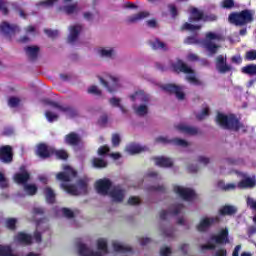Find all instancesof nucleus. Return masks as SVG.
<instances>
[{
  "mask_svg": "<svg viewBox=\"0 0 256 256\" xmlns=\"http://www.w3.org/2000/svg\"><path fill=\"white\" fill-rule=\"evenodd\" d=\"M228 21L235 27H247L255 21V11L251 9H244L239 12H232L228 16Z\"/></svg>",
  "mask_w": 256,
  "mask_h": 256,
  "instance_id": "1",
  "label": "nucleus"
},
{
  "mask_svg": "<svg viewBox=\"0 0 256 256\" xmlns=\"http://www.w3.org/2000/svg\"><path fill=\"white\" fill-rule=\"evenodd\" d=\"M204 12L199 10L198 8L192 7L190 10V17L188 18L189 22L184 23L180 31H201V25H194L191 23H199V21H203Z\"/></svg>",
  "mask_w": 256,
  "mask_h": 256,
  "instance_id": "2",
  "label": "nucleus"
},
{
  "mask_svg": "<svg viewBox=\"0 0 256 256\" xmlns=\"http://www.w3.org/2000/svg\"><path fill=\"white\" fill-rule=\"evenodd\" d=\"M225 129L228 131H233L234 133H248L249 127L244 125L241 122V119L235 114H226L225 115Z\"/></svg>",
  "mask_w": 256,
  "mask_h": 256,
  "instance_id": "3",
  "label": "nucleus"
},
{
  "mask_svg": "<svg viewBox=\"0 0 256 256\" xmlns=\"http://www.w3.org/2000/svg\"><path fill=\"white\" fill-rule=\"evenodd\" d=\"M225 243V228H222L220 234L212 235L207 244L201 246V251H213L217 249L218 245Z\"/></svg>",
  "mask_w": 256,
  "mask_h": 256,
  "instance_id": "4",
  "label": "nucleus"
},
{
  "mask_svg": "<svg viewBox=\"0 0 256 256\" xmlns=\"http://www.w3.org/2000/svg\"><path fill=\"white\" fill-rule=\"evenodd\" d=\"M221 37L213 32L206 33V38L202 42L204 49L209 52V55H215L219 49V45L213 43V41H219Z\"/></svg>",
  "mask_w": 256,
  "mask_h": 256,
  "instance_id": "5",
  "label": "nucleus"
},
{
  "mask_svg": "<svg viewBox=\"0 0 256 256\" xmlns=\"http://www.w3.org/2000/svg\"><path fill=\"white\" fill-rule=\"evenodd\" d=\"M19 31H21V29L16 24H9L5 21L0 24V33L9 41H11L12 37H15Z\"/></svg>",
  "mask_w": 256,
  "mask_h": 256,
  "instance_id": "6",
  "label": "nucleus"
},
{
  "mask_svg": "<svg viewBox=\"0 0 256 256\" xmlns=\"http://www.w3.org/2000/svg\"><path fill=\"white\" fill-rule=\"evenodd\" d=\"M173 191L176 195H179L183 201H193V199H195V190L191 188H184L182 186L175 185L173 187Z\"/></svg>",
  "mask_w": 256,
  "mask_h": 256,
  "instance_id": "7",
  "label": "nucleus"
},
{
  "mask_svg": "<svg viewBox=\"0 0 256 256\" xmlns=\"http://www.w3.org/2000/svg\"><path fill=\"white\" fill-rule=\"evenodd\" d=\"M155 143H162V145H176L177 147H189V142L181 138L169 139L164 136H159L155 139Z\"/></svg>",
  "mask_w": 256,
  "mask_h": 256,
  "instance_id": "8",
  "label": "nucleus"
},
{
  "mask_svg": "<svg viewBox=\"0 0 256 256\" xmlns=\"http://www.w3.org/2000/svg\"><path fill=\"white\" fill-rule=\"evenodd\" d=\"M172 70L174 73H185L186 75H193L195 71L192 70L183 60L178 59L176 62L171 64Z\"/></svg>",
  "mask_w": 256,
  "mask_h": 256,
  "instance_id": "9",
  "label": "nucleus"
},
{
  "mask_svg": "<svg viewBox=\"0 0 256 256\" xmlns=\"http://www.w3.org/2000/svg\"><path fill=\"white\" fill-rule=\"evenodd\" d=\"M163 91L170 95H175L180 101L185 99V93H183V87L176 84H166L162 86Z\"/></svg>",
  "mask_w": 256,
  "mask_h": 256,
  "instance_id": "10",
  "label": "nucleus"
},
{
  "mask_svg": "<svg viewBox=\"0 0 256 256\" xmlns=\"http://www.w3.org/2000/svg\"><path fill=\"white\" fill-rule=\"evenodd\" d=\"M64 171L56 175V179L62 183H70L71 177H77V172L71 166H65Z\"/></svg>",
  "mask_w": 256,
  "mask_h": 256,
  "instance_id": "11",
  "label": "nucleus"
},
{
  "mask_svg": "<svg viewBox=\"0 0 256 256\" xmlns=\"http://www.w3.org/2000/svg\"><path fill=\"white\" fill-rule=\"evenodd\" d=\"M0 161L1 163H13V147L9 145L0 147Z\"/></svg>",
  "mask_w": 256,
  "mask_h": 256,
  "instance_id": "12",
  "label": "nucleus"
},
{
  "mask_svg": "<svg viewBox=\"0 0 256 256\" xmlns=\"http://www.w3.org/2000/svg\"><path fill=\"white\" fill-rule=\"evenodd\" d=\"M99 79H100V83L106 89H108L109 93H115V91H117V89H119V78L113 77V76H109V81L110 82L106 81L102 77H100Z\"/></svg>",
  "mask_w": 256,
  "mask_h": 256,
  "instance_id": "13",
  "label": "nucleus"
},
{
  "mask_svg": "<svg viewBox=\"0 0 256 256\" xmlns=\"http://www.w3.org/2000/svg\"><path fill=\"white\" fill-rule=\"evenodd\" d=\"M130 101L135 103V101L138 99V101H141V103L149 104L151 102V95L145 92V90H137L133 94L129 96Z\"/></svg>",
  "mask_w": 256,
  "mask_h": 256,
  "instance_id": "14",
  "label": "nucleus"
},
{
  "mask_svg": "<svg viewBox=\"0 0 256 256\" xmlns=\"http://www.w3.org/2000/svg\"><path fill=\"white\" fill-rule=\"evenodd\" d=\"M36 155L40 159H49V157H53V148L47 146L45 143H40L37 146Z\"/></svg>",
  "mask_w": 256,
  "mask_h": 256,
  "instance_id": "15",
  "label": "nucleus"
},
{
  "mask_svg": "<svg viewBox=\"0 0 256 256\" xmlns=\"http://www.w3.org/2000/svg\"><path fill=\"white\" fill-rule=\"evenodd\" d=\"M220 221H221V219L219 218V216L212 217V218L206 217L200 221V223L197 226V230L200 232L207 231V229H209V227H211V225H215V224L219 223Z\"/></svg>",
  "mask_w": 256,
  "mask_h": 256,
  "instance_id": "16",
  "label": "nucleus"
},
{
  "mask_svg": "<svg viewBox=\"0 0 256 256\" xmlns=\"http://www.w3.org/2000/svg\"><path fill=\"white\" fill-rule=\"evenodd\" d=\"M24 51L27 59L31 61V63H35V61L39 59V53L41 51V48H39V46H26L24 48Z\"/></svg>",
  "mask_w": 256,
  "mask_h": 256,
  "instance_id": "17",
  "label": "nucleus"
},
{
  "mask_svg": "<svg viewBox=\"0 0 256 256\" xmlns=\"http://www.w3.org/2000/svg\"><path fill=\"white\" fill-rule=\"evenodd\" d=\"M14 241L16 243H19V245H33V236L25 232H18L17 235L14 237Z\"/></svg>",
  "mask_w": 256,
  "mask_h": 256,
  "instance_id": "18",
  "label": "nucleus"
},
{
  "mask_svg": "<svg viewBox=\"0 0 256 256\" xmlns=\"http://www.w3.org/2000/svg\"><path fill=\"white\" fill-rule=\"evenodd\" d=\"M111 180L109 179H100L96 182L97 192L101 195H107L109 193V189H111Z\"/></svg>",
  "mask_w": 256,
  "mask_h": 256,
  "instance_id": "19",
  "label": "nucleus"
},
{
  "mask_svg": "<svg viewBox=\"0 0 256 256\" xmlns=\"http://www.w3.org/2000/svg\"><path fill=\"white\" fill-rule=\"evenodd\" d=\"M256 186L255 176H244L241 181L238 182V189H253Z\"/></svg>",
  "mask_w": 256,
  "mask_h": 256,
  "instance_id": "20",
  "label": "nucleus"
},
{
  "mask_svg": "<svg viewBox=\"0 0 256 256\" xmlns=\"http://www.w3.org/2000/svg\"><path fill=\"white\" fill-rule=\"evenodd\" d=\"M29 179H31V174H29L27 171L18 172L14 175L15 183L18 185H23L24 187L27 185V183H29Z\"/></svg>",
  "mask_w": 256,
  "mask_h": 256,
  "instance_id": "21",
  "label": "nucleus"
},
{
  "mask_svg": "<svg viewBox=\"0 0 256 256\" xmlns=\"http://www.w3.org/2000/svg\"><path fill=\"white\" fill-rule=\"evenodd\" d=\"M66 145H71L72 147H77L81 143V136L75 132H70L65 136Z\"/></svg>",
  "mask_w": 256,
  "mask_h": 256,
  "instance_id": "22",
  "label": "nucleus"
},
{
  "mask_svg": "<svg viewBox=\"0 0 256 256\" xmlns=\"http://www.w3.org/2000/svg\"><path fill=\"white\" fill-rule=\"evenodd\" d=\"M78 253L80 256H103L101 252L90 250L85 244H80L78 246Z\"/></svg>",
  "mask_w": 256,
  "mask_h": 256,
  "instance_id": "23",
  "label": "nucleus"
},
{
  "mask_svg": "<svg viewBox=\"0 0 256 256\" xmlns=\"http://www.w3.org/2000/svg\"><path fill=\"white\" fill-rule=\"evenodd\" d=\"M83 28L81 25H74L70 27V34L68 36V43H75L79 37V33Z\"/></svg>",
  "mask_w": 256,
  "mask_h": 256,
  "instance_id": "24",
  "label": "nucleus"
},
{
  "mask_svg": "<svg viewBox=\"0 0 256 256\" xmlns=\"http://www.w3.org/2000/svg\"><path fill=\"white\" fill-rule=\"evenodd\" d=\"M149 15H150L149 12L142 11V12H139L138 14L129 16L126 21L127 23H137L138 21H143V19H147Z\"/></svg>",
  "mask_w": 256,
  "mask_h": 256,
  "instance_id": "25",
  "label": "nucleus"
},
{
  "mask_svg": "<svg viewBox=\"0 0 256 256\" xmlns=\"http://www.w3.org/2000/svg\"><path fill=\"white\" fill-rule=\"evenodd\" d=\"M110 196L116 203H121L125 199V192L119 188H114L110 191Z\"/></svg>",
  "mask_w": 256,
  "mask_h": 256,
  "instance_id": "26",
  "label": "nucleus"
},
{
  "mask_svg": "<svg viewBox=\"0 0 256 256\" xmlns=\"http://www.w3.org/2000/svg\"><path fill=\"white\" fill-rule=\"evenodd\" d=\"M150 46L154 51H169V48L167 47V44L163 41H161L159 38L154 39V41L150 42Z\"/></svg>",
  "mask_w": 256,
  "mask_h": 256,
  "instance_id": "27",
  "label": "nucleus"
},
{
  "mask_svg": "<svg viewBox=\"0 0 256 256\" xmlns=\"http://www.w3.org/2000/svg\"><path fill=\"white\" fill-rule=\"evenodd\" d=\"M43 193L45 195L46 203H48L49 205L55 204L56 195H55V191H53L51 187L44 188Z\"/></svg>",
  "mask_w": 256,
  "mask_h": 256,
  "instance_id": "28",
  "label": "nucleus"
},
{
  "mask_svg": "<svg viewBox=\"0 0 256 256\" xmlns=\"http://www.w3.org/2000/svg\"><path fill=\"white\" fill-rule=\"evenodd\" d=\"M154 161L158 167H171L173 165L171 158L155 157Z\"/></svg>",
  "mask_w": 256,
  "mask_h": 256,
  "instance_id": "29",
  "label": "nucleus"
},
{
  "mask_svg": "<svg viewBox=\"0 0 256 256\" xmlns=\"http://www.w3.org/2000/svg\"><path fill=\"white\" fill-rule=\"evenodd\" d=\"M127 151L130 153V155H137V153H143V151H147V147H143L139 144H130L127 147Z\"/></svg>",
  "mask_w": 256,
  "mask_h": 256,
  "instance_id": "30",
  "label": "nucleus"
},
{
  "mask_svg": "<svg viewBox=\"0 0 256 256\" xmlns=\"http://www.w3.org/2000/svg\"><path fill=\"white\" fill-rule=\"evenodd\" d=\"M60 187L69 195H80L79 189L73 184L62 183Z\"/></svg>",
  "mask_w": 256,
  "mask_h": 256,
  "instance_id": "31",
  "label": "nucleus"
},
{
  "mask_svg": "<svg viewBox=\"0 0 256 256\" xmlns=\"http://www.w3.org/2000/svg\"><path fill=\"white\" fill-rule=\"evenodd\" d=\"M77 186L83 195H87L89 187V178H82L77 181Z\"/></svg>",
  "mask_w": 256,
  "mask_h": 256,
  "instance_id": "32",
  "label": "nucleus"
},
{
  "mask_svg": "<svg viewBox=\"0 0 256 256\" xmlns=\"http://www.w3.org/2000/svg\"><path fill=\"white\" fill-rule=\"evenodd\" d=\"M178 130L182 131V133H187L188 135H197V133H199L198 128L185 125H179Z\"/></svg>",
  "mask_w": 256,
  "mask_h": 256,
  "instance_id": "33",
  "label": "nucleus"
},
{
  "mask_svg": "<svg viewBox=\"0 0 256 256\" xmlns=\"http://www.w3.org/2000/svg\"><path fill=\"white\" fill-rule=\"evenodd\" d=\"M148 104H141L139 106L134 107V111L136 115H139V117H145L147 113H149V106Z\"/></svg>",
  "mask_w": 256,
  "mask_h": 256,
  "instance_id": "34",
  "label": "nucleus"
},
{
  "mask_svg": "<svg viewBox=\"0 0 256 256\" xmlns=\"http://www.w3.org/2000/svg\"><path fill=\"white\" fill-rule=\"evenodd\" d=\"M112 247L116 253H129V252L133 251V249L131 247L121 245L117 242H113Z\"/></svg>",
  "mask_w": 256,
  "mask_h": 256,
  "instance_id": "35",
  "label": "nucleus"
},
{
  "mask_svg": "<svg viewBox=\"0 0 256 256\" xmlns=\"http://www.w3.org/2000/svg\"><path fill=\"white\" fill-rule=\"evenodd\" d=\"M242 73L244 75H249L250 77H253L256 75V64H248L241 69Z\"/></svg>",
  "mask_w": 256,
  "mask_h": 256,
  "instance_id": "36",
  "label": "nucleus"
},
{
  "mask_svg": "<svg viewBox=\"0 0 256 256\" xmlns=\"http://www.w3.org/2000/svg\"><path fill=\"white\" fill-rule=\"evenodd\" d=\"M55 155L56 159H60L62 161H67L69 159V154L65 150H56L52 149V156Z\"/></svg>",
  "mask_w": 256,
  "mask_h": 256,
  "instance_id": "37",
  "label": "nucleus"
},
{
  "mask_svg": "<svg viewBox=\"0 0 256 256\" xmlns=\"http://www.w3.org/2000/svg\"><path fill=\"white\" fill-rule=\"evenodd\" d=\"M107 165V161L102 158L95 157L92 159V167H94L95 169H105Z\"/></svg>",
  "mask_w": 256,
  "mask_h": 256,
  "instance_id": "38",
  "label": "nucleus"
},
{
  "mask_svg": "<svg viewBox=\"0 0 256 256\" xmlns=\"http://www.w3.org/2000/svg\"><path fill=\"white\" fill-rule=\"evenodd\" d=\"M62 113H65L67 117H70L71 119L79 115V111H77L73 106H64Z\"/></svg>",
  "mask_w": 256,
  "mask_h": 256,
  "instance_id": "39",
  "label": "nucleus"
},
{
  "mask_svg": "<svg viewBox=\"0 0 256 256\" xmlns=\"http://www.w3.org/2000/svg\"><path fill=\"white\" fill-rule=\"evenodd\" d=\"M216 69L219 73H225V58L223 55H219L216 58Z\"/></svg>",
  "mask_w": 256,
  "mask_h": 256,
  "instance_id": "40",
  "label": "nucleus"
},
{
  "mask_svg": "<svg viewBox=\"0 0 256 256\" xmlns=\"http://www.w3.org/2000/svg\"><path fill=\"white\" fill-rule=\"evenodd\" d=\"M239 212V208L235 205H225V215L228 217H235V214Z\"/></svg>",
  "mask_w": 256,
  "mask_h": 256,
  "instance_id": "41",
  "label": "nucleus"
},
{
  "mask_svg": "<svg viewBox=\"0 0 256 256\" xmlns=\"http://www.w3.org/2000/svg\"><path fill=\"white\" fill-rule=\"evenodd\" d=\"M109 103L112 105V107H119L122 113H127V110L123 107V105H121V98L112 97L109 99Z\"/></svg>",
  "mask_w": 256,
  "mask_h": 256,
  "instance_id": "42",
  "label": "nucleus"
},
{
  "mask_svg": "<svg viewBox=\"0 0 256 256\" xmlns=\"http://www.w3.org/2000/svg\"><path fill=\"white\" fill-rule=\"evenodd\" d=\"M24 191L28 195L33 196V195H37L38 188L35 184H25Z\"/></svg>",
  "mask_w": 256,
  "mask_h": 256,
  "instance_id": "43",
  "label": "nucleus"
},
{
  "mask_svg": "<svg viewBox=\"0 0 256 256\" xmlns=\"http://www.w3.org/2000/svg\"><path fill=\"white\" fill-rule=\"evenodd\" d=\"M97 248L99 251H103V253H109V249L107 248V240L103 238L98 239Z\"/></svg>",
  "mask_w": 256,
  "mask_h": 256,
  "instance_id": "44",
  "label": "nucleus"
},
{
  "mask_svg": "<svg viewBox=\"0 0 256 256\" xmlns=\"http://www.w3.org/2000/svg\"><path fill=\"white\" fill-rule=\"evenodd\" d=\"M45 117H46L48 123H54V121H58V119H59V115L53 113L51 110H47L45 112Z\"/></svg>",
  "mask_w": 256,
  "mask_h": 256,
  "instance_id": "45",
  "label": "nucleus"
},
{
  "mask_svg": "<svg viewBox=\"0 0 256 256\" xmlns=\"http://www.w3.org/2000/svg\"><path fill=\"white\" fill-rule=\"evenodd\" d=\"M6 227L10 231H15V229H17V219H15V218H8L6 220Z\"/></svg>",
  "mask_w": 256,
  "mask_h": 256,
  "instance_id": "46",
  "label": "nucleus"
},
{
  "mask_svg": "<svg viewBox=\"0 0 256 256\" xmlns=\"http://www.w3.org/2000/svg\"><path fill=\"white\" fill-rule=\"evenodd\" d=\"M203 23H211L213 21H217V15L215 14H203V18H202Z\"/></svg>",
  "mask_w": 256,
  "mask_h": 256,
  "instance_id": "47",
  "label": "nucleus"
},
{
  "mask_svg": "<svg viewBox=\"0 0 256 256\" xmlns=\"http://www.w3.org/2000/svg\"><path fill=\"white\" fill-rule=\"evenodd\" d=\"M20 103H21V99L15 96L10 97L8 100V105L9 107H12V108L19 107Z\"/></svg>",
  "mask_w": 256,
  "mask_h": 256,
  "instance_id": "48",
  "label": "nucleus"
},
{
  "mask_svg": "<svg viewBox=\"0 0 256 256\" xmlns=\"http://www.w3.org/2000/svg\"><path fill=\"white\" fill-rule=\"evenodd\" d=\"M9 187V180L6 179L5 174L0 172V189H7Z\"/></svg>",
  "mask_w": 256,
  "mask_h": 256,
  "instance_id": "49",
  "label": "nucleus"
},
{
  "mask_svg": "<svg viewBox=\"0 0 256 256\" xmlns=\"http://www.w3.org/2000/svg\"><path fill=\"white\" fill-rule=\"evenodd\" d=\"M245 61H255L256 60V50H250L245 53Z\"/></svg>",
  "mask_w": 256,
  "mask_h": 256,
  "instance_id": "50",
  "label": "nucleus"
},
{
  "mask_svg": "<svg viewBox=\"0 0 256 256\" xmlns=\"http://www.w3.org/2000/svg\"><path fill=\"white\" fill-rule=\"evenodd\" d=\"M44 33H45L50 39H56V37H59V31H58V30L44 29Z\"/></svg>",
  "mask_w": 256,
  "mask_h": 256,
  "instance_id": "51",
  "label": "nucleus"
},
{
  "mask_svg": "<svg viewBox=\"0 0 256 256\" xmlns=\"http://www.w3.org/2000/svg\"><path fill=\"white\" fill-rule=\"evenodd\" d=\"M216 123L220 125L223 129H225V114L218 113L216 117Z\"/></svg>",
  "mask_w": 256,
  "mask_h": 256,
  "instance_id": "52",
  "label": "nucleus"
},
{
  "mask_svg": "<svg viewBox=\"0 0 256 256\" xmlns=\"http://www.w3.org/2000/svg\"><path fill=\"white\" fill-rule=\"evenodd\" d=\"M0 11L3 15H9V8L7 7V1L0 0Z\"/></svg>",
  "mask_w": 256,
  "mask_h": 256,
  "instance_id": "53",
  "label": "nucleus"
},
{
  "mask_svg": "<svg viewBox=\"0 0 256 256\" xmlns=\"http://www.w3.org/2000/svg\"><path fill=\"white\" fill-rule=\"evenodd\" d=\"M184 43H186V45H197L199 43V39H197V36H188Z\"/></svg>",
  "mask_w": 256,
  "mask_h": 256,
  "instance_id": "54",
  "label": "nucleus"
},
{
  "mask_svg": "<svg viewBox=\"0 0 256 256\" xmlns=\"http://www.w3.org/2000/svg\"><path fill=\"white\" fill-rule=\"evenodd\" d=\"M64 11L65 13H67V15H73V13L77 11V4H71V5L65 6Z\"/></svg>",
  "mask_w": 256,
  "mask_h": 256,
  "instance_id": "55",
  "label": "nucleus"
},
{
  "mask_svg": "<svg viewBox=\"0 0 256 256\" xmlns=\"http://www.w3.org/2000/svg\"><path fill=\"white\" fill-rule=\"evenodd\" d=\"M62 213L67 219H73L75 217V213L69 208H62Z\"/></svg>",
  "mask_w": 256,
  "mask_h": 256,
  "instance_id": "56",
  "label": "nucleus"
},
{
  "mask_svg": "<svg viewBox=\"0 0 256 256\" xmlns=\"http://www.w3.org/2000/svg\"><path fill=\"white\" fill-rule=\"evenodd\" d=\"M208 115H209V108L206 107L202 110L200 114L196 115V119L198 121H203V119H205V117H208Z\"/></svg>",
  "mask_w": 256,
  "mask_h": 256,
  "instance_id": "57",
  "label": "nucleus"
},
{
  "mask_svg": "<svg viewBox=\"0 0 256 256\" xmlns=\"http://www.w3.org/2000/svg\"><path fill=\"white\" fill-rule=\"evenodd\" d=\"M184 207H185V205H183V204L174 205L173 210L171 211L172 215H179V213H181V211H183Z\"/></svg>",
  "mask_w": 256,
  "mask_h": 256,
  "instance_id": "58",
  "label": "nucleus"
},
{
  "mask_svg": "<svg viewBox=\"0 0 256 256\" xmlns=\"http://www.w3.org/2000/svg\"><path fill=\"white\" fill-rule=\"evenodd\" d=\"M112 145L114 147H119V145H121V136H119V134L112 135Z\"/></svg>",
  "mask_w": 256,
  "mask_h": 256,
  "instance_id": "59",
  "label": "nucleus"
},
{
  "mask_svg": "<svg viewBox=\"0 0 256 256\" xmlns=\"http://www.w3.org/2000/svg\"><path fill=\"white\" fill-rule=\"evenodd\" d=\"M109 151H111V148H109V146H107V145L101 146L98 149V155H100V157H103V155H107V153H109Z\"/></svg>",
  "mask_w": 256,
  "mask_h": 256,
  "instance_id": "60",
  "label": "nucleus"
},
{
  "mask_svg": "<svg viewBox=\"0 0 256 256\" xmlns=\"http://www.w3.org/2000/svg\"><path fill=\"white\" fill-rule=\"evenodd\" d=\"M88 93L90 95L101 96V90H99V88H97V86H95V85H93L90 88H88Z\"/></svg>",
  "mask_w": 256,
  "mask_h": 256,
  "instance_id": "61",
  "label": "nucleus"
},
{
  "mask_svg": "<svg viewBox=\"0 0 256 256\" xmlns=\"http://www.w3.org/2000/svg\"><path fill=\"white\" fill-rule=\"evenodd\" d=\"M33 215H45V208L43 207H34L32 210Z\"/></svg>",
  "mask_w": 256,
  "mask_h": 256,
  "instance_id": "62",
  "label": "nucleus"
},
{
  "mask_svg": "<svg viewBox=\"0 0 256 256\" xmlns=\"http://www.w3.org/2000/svg\"><path fill=\"white\" fill-rule=\"evenodd\" d=\"M101 57H112L113 56V49H101L100 50Z\"/></svg>",
  "mask_w": 256,
  "mask_h": 256,
  "instance_id": "63",
  "label": "nucleus"
},
{
  "mask_svg": "<svg viewBox=\"0 0 256 256\" xmlns=\"http://www.w3.org/2000/svg\"><path fill=\"white\" fill-rule=\"evenodd\" d=\"M161 256H169L171 255V249L169 247H164L160 249Z\"/></svg>",
  "mask_w": 256,
  "mask_h": 256,
  "instance_id": "64",
  "label": "nucleus"
}]
</instances>
